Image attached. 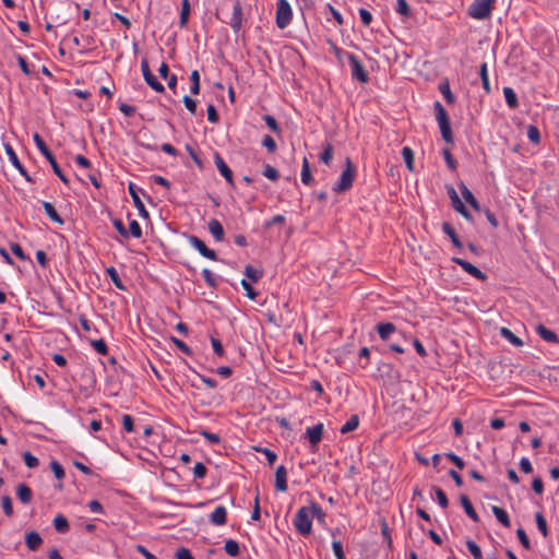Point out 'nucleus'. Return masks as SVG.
<instances>
[{"mask_svg": "<svg viewBox=\"0 0 559 559\" xmlns=\"http://www.w3.org/2000/svg\"><path fill=\"white\" fill-rule=\"evenodd\" d=\"M356 178V166L349 157L345 158V169L342 171L338 180L335 182L333 190L337 193L348 191Z\"/></svg>", "mask_w": 559, "mask_h": 559, "instance_id": "1", "label": "nucleus"}, {"mask_svg": "<svg viewBox=\"0 0 559 559\" xmlns=\"http://www.w3.org/2000/svg\"><path fill=\"white\" fill-rule=\"evenodd\" d=\"M33 139H34V142H35L37 148L39 150V152L46 157V159L51 165V168H52L53 173L60 178V180L63 183L68 185L69 183V179L66 177V175L61 170L59 164L57 163V160H56V158L53 156V154L50 152V150L48 148V146L45 143V141L43 140V138L38 133H35L33 135Z\"/></svg>", "mask_w": 559, "mask_h": 559, "instance_id": "2", "label": "nucleus"}, {"mask_svg": "<svg viewBox=\"0 0 559 559\" xmlns=\"http://www.w3.org/2000/svg\"><path fill=\"white\" fill-rule=\"evenodd\" d=\"M312 519L313 513L309 507H301L294 519L296 531L302 536H308L312 531Z\"/></svg>", "mask_w": 559, "mask_h": 559, "instance_id": "3", "label": "nucleus"}, {"mask_svg": "<svg viewBox=\"0 0 559 559\" xmlns=\"http://www.w3.org/2000/svg\"><path fill=\"white\" fill-rule=\"evenodd\" d=\"M496 0H474L467 9V13L475 20H487L491 16Z\"/></svg>", "mask_w": 559, "mask_h": 559, "instance_id": "4", "label": "nucleus"}, {"mask_svg": "<svg viewBox=\"0 0 559 559\" xmlns=\"http://www.w3.org/2000/svg\"><path fill=\"white\" fill-rule=\"evenodd\" d=\"M292 8L287 0H277L276 3V24L280 28H285L292 21Z\"/></svg>", "mask_w": 559, "mask_h": 559, "instance_id": "5", "label": "nucleus"}, {"mask_svg": "<svg viewBox=\"0 0 559 559\" xmlns=\"http://www.w3.org/2000/svg\"><path fill=\"white\" fill-rule=\"evenodd\" d=\"M347 58L352 70V76L361 83H367L369 76L358 57L354 53H347Z\"/></svg>", "mask_w": 559, "mask_h": 559, "instance_id": "6", "label": "nucleus"}, {"mask_svg": "<svg viewBox=\"0 0 559 559\" xmlns=\"http://www.w3.org/2000/svg\"><path fill=\"white\" fill-rule=\"evenodd\" d=\"M141 70L147 85L153 88L155 92L162 93L165 91L164 85L156 79V76L151 72L148 63L145 59L141 62Z\"/></svg>", "mask_w": 559, "mask_h": 559, "instance_id": "7", "label": "nucleus"}, {"mask_svg": "<svg viewBox=\"0 0 559 559\" xmlns=\"http://www.w3.org/2000/svg\"><path fill=\"white\" fill-rule=\"evenodd\" d=\"M189 242L204 258L210 259L212 261H217L218 260L216 252L214 250H212V249H209L206 247V245L204 243V241H202L199 237L190 236L189 237Z\"/></svg>", "mask_w": 559, "mask_h": 559, "instance_id": "8", "label": "nucleus"}, {"mask_svg": "<svg viewBox=\"0 0 559 559\" xmlns=\"http://www.w3.org/2000/svg\"><path fill=\"white\" fill-rule=\"evenodd\" d=\"M452 261L460 265L466 273H468L469 275H472L473 277L479 280V281H486L487 280V275L481 272L477 266H475L474 264L469 263L468 261L466 260H463L461 258H452Z\"/></svg>", "mask_w": 559, "mask_h": 559, "instance_id": "9", "label": "nucleus"}, {"mask_svg": "<svg viewBox=\"0 0 559 559\" xmlns=\"http://www.w3.org/2000/svg\"><path fill=\"white\" fill-rule=\"evenodd\" d=\"M4 150H5V153L10 159V162L12 163V165L19 170V173L28 181V182H33V179L32 177L28 175V173L26 171V169L23 167V165L21 164L15 151L13 150V147L10 145V144H5L4 145Z\"/></svg>", "mask_w": 559, "mask_h": 559, "instance_id": "10", "label": "nucleus"}, {"mask_svg": "<svg viewBox=\"0 0 559 559\" xmlns=\"http://www.w3.org/2000/svg\"><path fill=\"white\" fill-rule=\"evenodd\" d=\"M324 426L322 423L317 424L313 427H308L306 430V437L308 438L312 448L317 447L322 440Z\"/></svg>", "mask_w": 559, "mask_h": 559, "instance_id": "11", "label": "nucleus"}, {"mask_svg": "<svg viewBox=\"0 0 559 559\" xmlns=\"http://www.w3.org/2000/svg\"><path fill=\"white\" fill-rule=\"evenodd\" d=\"M448 194H449V198L451 199L452 206L455 209V211H457L463 217L469 219L471 218L469 212L467 211L466 206L463 204V202L459 198V195L453 187L448 188Z\"/></svg>", "mask_w": 559, "mask_h": 559, "instance_id": "12", "label": "nucleus"}, {"mask_svg": "<svg viewBox=\"0 0 559 559\" xmlns=\"http://www.w3.org/2000/svg\"><path fill=\"white\" fill-rule=\"evenodd\" d=\"M214 162L218 171L226 179V181L230 185H234L233 171L217 152L214 154Z\"/></svg>", "mask_w": 559, "mask_h": 559, "instance_id": "13", "label": "nucleus"}, {"mask_svg": "<svg viewBox=\"0 0 559 559\" xmlns=\"http://www.w3.org/2000/svg\"><path fill=\"white\" fill-rule=\"evenodd\" d=\"M229 24L235 33H238L242 27V7L238 1L233 7V15Z\"/></svg>", "mask_w": 559, "mask_h": 559, "instance_id": "14", "label": "nucleus"}, {"mask_svg": "<svg viewBox=\"0 0 559 559\" xmlns=\"http://www.w3.org/2000/svg\"><path fill=\"white\" fill-rule=\"evenodd\" d=\"M129 193L132 198V201L134 203V206L139 210L140 214L144 217H148V213L147 211L145 210V206L143 204V202L141 201L140 199V195H139V191L140 189L134 185V183H130L129 185Z\"/></svg>", "mask_w": 559, "mask_h": 559, "instance_id": "15", "label": "nucleus"}, {"mask_svg": "<svg viewBox=\"0 0 559 559\" xmlns=\"http://www.w3.org/2000/svg\"><path fill=\"white\" fill-rule=\"evenodd\" d=\"M275 488L277 491L287 490V471L284 465H280L275 472Z\"/></svg>", "mask_w": 559, "mask_h": 559, "instance_id": "16", "label": "nucleus"}, {"mask_svg": "<svg viewBox=\"0 0 559 559\" xmlns=\"http://www.w3.org/2000/svg\"><path fill=\"white\" fill-rule=\"evenodd\" d=\"M210 521L214 525H225L227 521V511L224 506H218L210 514Z\"/></svg>", "mask_w": 559, "mask_h": 559, "instance_id": "17", "label": "nucleus"}, {"mask_svg": "<svg viewBox=\"0 0 559 559\" xmlns=\"http://www.w3.org/2000/svg\"><path fill=\"white\" fill-rule=\"evenodd\" d=\"M536 332H537V334H538V335H539L544 341H546V342H548V343H554V344H558V343H559V337H558V335H557L554 331H551V330L547 329L544 324H538V325L536 326Z\"/></svg>", "mask_w": 559, "mask_h": 559, "instance_id": "18", "label": "nucleus"}, {"mask_svg": "<svg viewBox=\"0 0 559 559\" xmlns=\"http://www.w3.org/2000/svg\"><path fill=\"white\" fill-rule=\"evenodd\" d=\"M442 231L450 237L452 243L454 247L459 248V249H462L463 248V243L462 241L460 240L454 227L448 223V222H443L442 223Z\"/></svg>", "mask_w": 559, "mask_h": 559, "instance_id": "19", "label": "nucleus"}, {"mask_svg": "<svg viewBox=\"0 0 559 559\" xmlns=\"http://www.w3.org/2000/svg\"><path fill=\"white\" fill-rule=\"evenodd\" d=\"M25 543L29 550L35 551L43 544V538L40 537V535L37 532L32 531L26 534Z\"/></svg>", "mask_w": 559, "mask_h": 559, "instance_id": "20", "label": "nucleus"}, {"mask_svg": "<svg viewBox=\"0 0 559 559\" xmlns=\"http://www.w3.org/2000/svg\"><path fill=\"white\" fill-rule=\"evenodd\" d=\"M209 230L216 241L224 240L225 233L223 225L216 218L209 222Z\"/></svg>", "mask_w": 559, "mask_h": 559, "instance_id": "21", "label": "nucleus"}, {"mask_svg": "<svg viewBox=\"0 0 559 559\" xmlns=\"http://www.w3.org/2000/svg\"><path fill=\"white\" fill-rule=\"evenodd\" d=\"M491 511L496 516L497 521L502 524L504 527H511V521L507 511L498 506H492Z\"/></svg>", "mask_w": 559, "mask_h": 559, "instance_id": "22", "label": "nucleus"}, {"mask_svg": "<svg viewBox=\"0 0 559 559\" xmlns=\"http://www.w3.org/2000/svg\"><path fill=\"white\" fill-rule=\"evenodd\" d=\"M16 496L22 503L26 504L32 501L33 492L26 484L22 483L16 488Z\"/></svg>", "mask_w": 559, "mask_h": 559, "instance_id": "23", "label": "nucleus"}, {"mask_svg": "<svg viewBox=\"0 0 559 559\" xmlns=\"http://www.w3.org/2000/svg\"><path fill=\"white\" fill-rule=\"evenodd\" d=\"M460 190H461V193H462V197L464 198V200L476 211H479L480 210V205H479V202L477 201V199L474 197V194L472 193V191L464 185V183H461L460 185Z\"/></svg>", "mask_w": 559, "mask_h": 559, "instance_id": "24", "label": "nucleus"}, {"mask_svg": "<svg viewBox=\"0 0 559 559\" xmlns=\"http://www.w3.org/2000/svg\"><path fill=\"white\" fill-rule=\"evenodd\" d=\"M461 504L465 511V513L474 521V522H479V516L478 514L476 513L471 500L468 499L467 496L465 495H462L461 498Z\"/></svg>", "mask_w": 559, "mask_h": 559, "instance_id": "25", "label": "nucleus"}, {"mask_svg": "<svg viewBox=\"0 0 559 559\" xmlns=\"http://www.w3.org/2000/svg\"><path fill=\"white\" fill-rule=\"evenodd\" d=\"M396 330L395 325L391 322L385 323H379L377 325V331L379 333V336L381 340L386 341L389 340L390 335L394 333Z\"/></svg>", "mask_w": 559, "mask_h": 559, "instance_id": "26", "label": "nucleus"}, {"mask_svg": "<svg viewBox=\"0 0 559 559\" xmlns=\"http://www.w3.org/2000/svg\"><path fill=\"white\" fill-rule=\"evenodd\" d=\"M43 207L45 210L46 215L53 221L55 223L62 225L64 223L63 218L58 214L55 206L50 202H43Z\"/></svg>", "mask_w": 559, "mask_h": 559, "instance_id": "27", "label": "nucleus"}, {"mask_svg": "<svg viewBox=\"0 0 559 559\" xmlns=\"http://www.w3.org/2000/svg\"><path fill=\"white\" fill-rule=\"evenodd\" d=\"M301 181L306 186H311L313 183V177L310 169V164L307 157H304L302 168H301Z\"/></svg>", "mask_w": 559, "mask_h": 559, "instance_id": "28", "label": "nucleus"}, {"mask_svg": "<svg viewBox=\"0 0 559 559\" xmlns=\"http://www.w3.org/2000/svg\"><path fill=\"white\" fill-rule=\"evenodd\" d=\"M500 334L503 338L510 342L512 345L520 347L523 345V341L518 337L510 329L501 328Z\"/></svg>", "mask_w": 559, "mask_h": 559, "instance_id": "29", "label": "nucleus"}, {"mask_svg": "<svg viewBox=\"0 0 559 559\" xmlns=\"http://www.w3.org/2000/svg\"><path fill=\"white\" fill-rule=\"evenodd\" d=\"M503 95L506 98V103L510 108H512V109L518 108L519 100H518L516 94L513 91V88L508 87V86L503 87Z\"/></svg>", "mask_w": 559, "mask_h": 559, "instance_id": "30", "label": "nucleus"}, {"mask_svg": "<svg viewBox=\"0 0 559 559\" xmlns=\"http://www.w3.org/2000/svg\"><path fill=\"white\" fill-rule=\"evenodd\" d=\"M359 426V418L357 415H352L349 419L341 427L340 432L345 435L356 430Z\"/></svg>", "mask_w": 559, "mask_h": 559, "instance_id": "31", "label": "nucleus"}, {"mask_svg": "<svg viewBox=\"0 0 559 559\" xmlns=\"http://www.w3.org/2000/svg\"><path fill=\"white\" fill-rule=\"evenodd\" d=\"M53 526L59 533H67L70 528L67 518L62 514H58L53 519Z\"/></svg>", "mask_w": 559, "mask_h": 559, "instance_id": "32", "label": "nucleus"}, {"mask_svg": "<svg viewBox=\"0 0 559 559\" xmlns=\"http://www.w3.org/2000/svg\"><path fill=\"white\" fill-rule=\"evenodd\" d=\"M106 273L108 274V276L110 277L111 282L114 283V285L118 289L126 290V286L123 285L121 278L119 277V274H118L117 270L114 266L107 267L106 269Z\"/></svg>", "mask_w": 559, "mask_h": 559, "instance_id": "33", "label": "nucleus"}, {"mask_svg": "<svg viewBox=\"0 0 559 559\" xmlns=\"http://www.w3.org/2000/svg\"><path fill=\"white\" fill-rule=\"evenodd\" d=\"M189 15H190V2H189V0H182L181 12H180V17H179L180 27H185L187 25Z\"/></svg>", "mask_w": 559, "mask_h": 559, "instance_id": "34", "label": "nucleus"}, {"mask_svg": "<svg viewBox=\"0 0 559 559\" xmlns=\"http://www.w3.org/2000/svg\"><path fill=\"white\" fill-rule=\"evenodd\" d=\"M402 156L409 171H414V152L411 147L404 146L402 148Z\"/></svg>", "mask_w": 559, "mask_h": 559, "instance_id": "35", "label": "nucleus"}, {"mask_svg": "<svg viewBox=\"0 0 559 559\" xmlns=\"http://www.w3.org/2000/svg\"><path fill=\"white\" fill-rule=\"evenodd\" d=\"M435 110H436V119L439 124L449 122L448 114L444 109V107L441 105L440 102L435 103Z\"/></svg>", "mask_w": 559, "mask_h": 559, "instance_id": "36", "label": "nucleus"}, {"mask_svg": "<svg viewBox=\"0 0 559 559\" xmlns=\"http://www.w3.org/2000/svg\"><path fill=\"white\" fill-rule=\"evenodd\" d=\"M224 549L230 557H237L240 554L239 544L234 539H227Z\"/></svg>", "mask_w": 559, "mask_h": 559, "instance_id": "37", "label": "nucleus"}, {"mask_svg": "<svg viewBox=\"0 0 559 559\" xmlns=\"http://www.w3.org/2000/svg\"><path fill=\"white\" fill-rule=\"evenodd\" d=\"M245 275L248 278H250L253 283H257L263 276V271L258 270V269L253 267L252 265L248 264L245 267Z\"/></svg>", "mask_w": 559, "mask_h": 559, "instance_id": "38", "label": "nucleus"}, {"mask_svg": "<svg viewBox=\"0 0 559 559\" xmlns=\"http://www.w3.org/2000/svg\"><path fill=\"white\" fill-rule=\"evenodd\" d=\"M535 521H536L538 531L542 533V535L544 537H547L548 536V526H547V521H546L545 516L543 515V513L537 512L535 514Z\"/></svg>", "mask_w": 559, "mask_h": 559, "instance_id": "39", "label": "nucleus"}, {"mask_svg": "<svg viewBox=\"0 0 559 559\" xmlns=\"http://www.w3.org/2000/svg\"><path fill=\"white\" fill-rule=\"evenodd\" d=\"M439 91L443 95V97L448 104H453L455 102V98L451 92L449 82L441 83L439 85Z\"/></svg>", "mask_w": 559, "mask_h": 559, "instance_id": "40", "label": "nucleus"}, {"mask_svg": "<svg viewBox=\"0 0 559 559\" xmlns=\"http://www.w3.org/2000/svg\"><path fill=\"white\" fill-rule=\"evenodd\" d=\"M479 75L481 79L483 88L489 93L490 92V85H489V79H488V69L487 63L484 62L479 68Z\"/></svg>", "mask_w": 559, "mask_h": 559, "instance_id": "41", "label": "nucleus"}, {"mask_svg": "<svg viewBox=\"0 0 559 559\" xmlns=\"http://www.w3.org/2000/svg\"><path fill=\"white\" fill-rule=\"evenodd\" d=\"M527 138L528 140L534 143V144H539L540 143V132L538 130V128L534 124H530L527 127Z\"/></svg>", "mask_w": 559, "mask_h": 559, "instance_id": "42", "label": "nucleus"}, {"mask_svg": "<svg viewBox=\"0 0 559 559\" xmlns=\"http://www.w3.org/2000/svg\"><path fill=\"white\" fill-rule=\"evenodd\" d=\"M190 80L192 83L190 92L193 95H198L200 93V74L198 70L191 72Z\"/></svg>", "mask_w": 559, "mask_h": 559, "instance_id": "43", "label": "nucleus"}, {"mask_svg": "<svg viewBox=\"0 0 559 559\" xmlns=\"http://www.w3.org/2000/svg\"><path fill=\"white\" fill-rule=\"evenodd\" d=\"M333 158V146L331 143H326L323 152L320 155V160L324 163L325 165H330L331 160Z\"/></svg>", "mask_w": 559, "mask_h": 559, "instance_id": "44", "label": "nucleus"}, {"mask_svg": "<svg viewBox=\"0 0 559 559\" xmlns=\"http://www.w3.org/2000/svg\"><path fill=\"white\" fill-rule=\"evenodd\" d=\"M442 139L448 143H453V134L450 126V121L439 124Z\"/></svg>", "mask_w": 559, "mask_h": 559, "instance_id": "45", "label": "nucleus"}, {"mask_svg": "<svg viewBox=\"0 0 559 559\" xmlns=\"http://www.w3.org/2000/svg\"><path fill=\"white\" fill-rule=\"evenodd\" d=\"M466 547L474 557V559H483L481 549L474 540L467 539Z\"/></svg>", "mask_w": 559, "mask_h": 559, "instance_id": "46", "label": "nucleus"}, {"mask_svg": "<svg viewBox=\"0 0 559 559\" xmlns=\"http://www.w3.org/2000/svg\"><path fill=\"white\" fill-rule=\"evenodd\" d=\"M396 12L404 17L411 16V8L406 0H396Z\"/></svg>", "mask_w": 559, "mask_h": 559, "instance_id": "47", "label": "nucleus"}, {"mask_svg": "<svg viewBox=\"0 0 559 559\" xmlns=\"http://www.w3.org/2000/svg\"><path fill=\"white\" fill-rule=\"evenodd\" d=\"M50 468H51V471L55 474L57 479L61 480V479L64 478V476H66L64 469H63L62 465L58 461L52 460L50 462Z\"/></svg>", "mask_w": 559, "mask_h": 559, "instance_id": "48", "label": "nucleus"}, {"mask_svg": "<svg viewBox=\"0 0 559 559\" xmlns=\"http://www.w3.org/2000/svg\"><path fill=\"white\" fill-rule=\"evenodd\" d=\"M442 155L444 157V160H445L448 167L451 170H455L457 168V162L455 160V158L451 154L450 150L449 148H443Z\"/></svg>", "mask_w": 559, "mask_h": 559, "instance_id": "49", "label": "nucleus"}, {"mask_svg": "<svg viewBox=\"0 0 559 559\" xmlns=\"http://www.w3.org/2000/svg\"><path fill=\"white\" fill-rule=\"evenodd\" d=\"M263 176L272 181H276L280 178V173L276 168L267 164L264 166Z\"/></svg>", "mask_w": 559, "mask_h": 559, "instance_id": "50", "label": "nucleus"}, {"mask_svg": "<svg viewBox=\"0 0 559 559\" xmlns=\"http://www.w3.org/2000/svg\"><path fill=\"white\" fill-rule=\"evenodd\" d=\"M93 348L100 355H107L108 353V347H107V344L106 342L100 338V340H94L91 342Z\"/></svg>", "mask_w": 559, "mask_h": 559, "instance_id": "51", "label": "nucleus"}, {"mask_svg": "<svg viewBox=\"0 0 559 559\" xmlns=\"http://www.w3.org/2000/svg\"><path fill=\"white\" fill-rule=\"evenodd\" d=\"M23 460L27 467L35 468L38 466L39 461L36 456H34L31 452L26 451L23 453Z\"/></svg>", "mask_w": 559, "mask_h": 559, "instance_id": "52", "label": "nucleus"}, {"mask_svg": "<svg viewBox=\"0 0 559 559\" xmlns=\"http://www.w3.org/2000/svg\"><path fill=\"white\" fill-rule=\"evenodd\" d=\"M128 233H129V235H131L134 238H141L142 237V228H141L140 224L135 219H132L130 222Z\"/></svg>", "mask_w": 559, "mask_h": 559, "instance_id": "53", "label": "nucleus"}, {"mask_svg": "<svg viewBox=\"0 0 559 559\" xmlns=\"http://www.w3.org/2000/svg\"><path fill=\"white\" fill-rule=\"evenodd\" d=\"M202 275L210 287L215 288L217 286L216 276L209 269H203Z\"/></svg>", "mask_w": 559, "mask_h": 559, "instance_id": "54", "label": "nucleus"}, {"mask_svg": "<svg viewBox=\"0 0 559 559\" xmlns=\"http://www.w3.org/2000/svg\"><path fill=\"white\" fill-rule=\"evenodd\" d=\"M435 491H436V497H437V500H438V503L440 504V507L443 509L448 508L449 500H448L445 492L439 487H435Z\"/></svg>", "mask_w": 559, "mask_h": 559, "instance_id": "55", "label": "nucleus"}, {"mask_svg": "<svg viewBox=\"0 0 559 559\" xmlns=\"http://www.w3.org/2000/svg\"><path fill=\"white\" fill-rule=\"evenodd\" d=\"M516 536L521 543V545L526 549V550H530L531 549V543H530V539L525 533V531L522 528V527H519L516 530Z\"/></svg>", "mask_w": 559, "mask_h": 559, "instance_id": "56", "label": "nucleus"}, {"mask_svg": "<svg viewBox=\"0 0 559 559\" xmlns=\"http://www.w3.org/2000/svg\"><path fill=\"white\" fill-rule=\"evenodd\" d=\"M266 126L275 133H280L281 132V127L280 124L277 123L276 119L273 117V116H270V115H265L263 117Z\"/></svg>", "mask_w": 559, "mask_h": 559, "instance_id": "57", "label": "nucleus"}, {"mask_svg": "<svg viewBox=\"0 0 559 559\" xmlns=\"http://www.w3.org/2000/svg\"><path fill=\"white\" fill-rule=\"evenodd\" d=\"M1 501H2V509L5 513V515L12 516L13 515V506H12V500H11L10 496H8V495L3 496Z\"/></svg>", "mask_w": 559, "mask_h": 559, "instance_id": "58", "label": "nucleus"}, {"mask_svg": "<svg viewBox=\"0 0 559 559\" xmlns=\"http://www.w3.org/2000/svg\"><path fill=\"white\" fill-rule=\"evenodd\" d=\"M332 548L336 559H346L341 540H333Z\"/></svg>", "mask_w": 559, "mask_h": 559, "instance_id": "59", "label": "nucleus"}, {"mask_svg": "<svg viewBox=\"0 0 559 559\" xmlns=\"http://www.w3.org/2000/svg\"><path fill=\"white\" fill-rule=\"evenodd\" d=\"M170 340L176 345V347L178 349H180L182 353H185L186 355L190 356L192 354L191 348L183 341H181L175 336H171Z\"/></svg>", "mask_w": 559, "mask_h": 559, "instance_id": "60", "label": "nucleus"}, {"mask_svg": "<svg viewBox=\"0 0 559 559\" xmlns=\"http://www.w3.org/2000/svg\"><path fill=\"white\" fill-rule=\"evenodd\" d=\"M309 509L313 513V518L318 519L319 521H324L325 513L318 503L311 502Z\"/></svg>", "mask_w": 559, "mask_h": 559, "instance_id": "61", "label": "nucleus"}, {"mask_svg": "<svg viewBox=\"0 0 559 559\" xmlns=\"http://www.w3.org/2000/svg\"><path fill=\"white\" fill-rule=\"evenodd\" d=\"M207 468L202 462H198L193 467V474L195 478H204L206 475Z\"/></svg>", "mask_w": 559, "mask_h": 559, "instance_id": "62", "label": "nucleus"}, {"mask_svg": "<svg viewBox=\"0 0 559 559\" xmlns=\"http://www.w3.org/2000/svg\"><path fill=\"white\" fill-rule=\"evenodd\" d=\"M241 286L243 287V289L246 290V295L249 299L251 300H254L255 297L258 296V293L252 288V286L250 285V283L247 281V280H242L241 281Z\"/></svg>", "mask_w": 559, "mask_h": 559, "instance_id": "63", "label": "nucleus"}, {"mask_svg": "<svg viewBox=\"0 0 559 559\" xmlns=\"http://www.w3.org/2000/svg\"><path fill=\"white\" fill-rule=\"evenodd\" d=\"M175 557H176V559H194V557L192 556L191 551L188 548H186V547L179 548L176 551Z\"/></svg>", "mask_w": 559, "mask_h": 559, "instance_id": "64", "label": "nucleus"}]
</instances>
